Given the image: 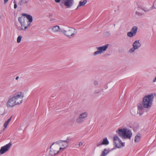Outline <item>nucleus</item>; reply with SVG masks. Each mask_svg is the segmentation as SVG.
Listing matches in <instances>:
<instances>
[{
	"label": "nucleus",
	"mask_w": 156,
	"mask_h": 156,
	"mask_svg": "<svg viewBox=\"0 0 156 156\" xmlns=\"http://www.w3.org/2000/svg\"><path fill=\"white\" fill-rule=\"evenodd\" d=\"M136 49V48H135L134 47H133L132 48L130 49L129 50L128 52L129 53H131L133 52Z\"/></svg>",
	"instance_id": "23"
},
{
	"label": "nucleus",
	"mask_w": 156,
	"mask_h": 156,
	"mask_svg": "<svg viewBox=\"0 0 156 156\" xmlns=\"http://www.w3.org/2000/svg\"><path fill=\"white\" fill-rule=\"evenodd\" d=\"M138 30V27L136 26H133L131 29L130 32L127 33V35L130 37H133L136 35Z\"/></svg>",
	"instance_id": "9"
},
{
	"label": "nucleus",
	"mask_w": 156,
	"mask_h": 156,
	"mask_svg": "<svg viewBox=\"0 0 156 156\" xmlns=\"http://www.w3.org/2000/svg\"><path fill=\"white\" fill-rule=\"evenodd\" d=\"M141 44L139 42V40L135 41L133 44V47H134L136 49L140 48Z\"/></svg>",
	"instance_id": "15"
},
{
	"label": "nucleus",
	"mask_w": 156,
	"mask_h": 156,
	"mask_svg": "<svg viewBox=\"0 0 156 156\" xmlns=\"http://www.w3.org/2000/svg\"><path fill=\"white\" fill-rule=\"evenodd\" d=\"M100 92V90H95L94 92V94H95L99 93Z\"/></svg>",
	"instance_id": "30"
},
{
	"label": "nucleus",
	"mask_w": 156,
	"mask_h": 156,
	"mask_svg": "<svg viewBox=\"0 0 156 156\" xmlns=\"http://www.w3.org/2000/svg\"><path fill=\"white\" fill-rule=\"evenodd\" d=\"M83 144V143L82 142H80L79 144V146H81Z\"/></svg>",
	"instance_id": "36"
},
{
	"label": "nucleus",
	"mask_w": 156,
	"mask_h": 156,
	"mask_svg": "<svg viewBox=\"0 0 156 156\" xmlns=\"http://www.w3.org/2000/svg\"><path fill=\"white\" fill-rule=\"evenodd\" d=\"M152 8L156 9V0L154 2Z\"/></svg>",
	"instance_id": "28"
},
{
	"label": "nucleus",
	"mask_w": 156,
	"mask_h": 156,
	"mask_svg": "<svg viewBox=\"0 0 156 156\" xmlns=\"http://www.w3.org/2000/svg\"><path fill=\"white\" fill-rule=\"evenodd\" d=\"M65 148L64 147H60L59 148V149H58V150L59 151L60 150H62L63 151L64 150H65Z\"/></svg>",
	"instance_id": "31"
},
{
	"label": "nucleus",
	"mask_w": 156,
	"mask_h": 156,
	"mask_svg": "<svg viewBox=\"0 0 156 156\" xmlns=\"http://www.w3.org/2000/svg\"><path fill=\"white\" fill-rule=\"evenodd\" d=\"M109 144V141L106 137L104 138L101 143L102 145H107Z\"/></svg>",
	"instance_id": "21"
},
{
	"label": "nucleus",
	"mask_w": 156,
	"mask_h": 156,
	"mask_svg": "<svg viewBox=\"0 0 156 156\" xmlns=\"http://www.w3.org/2000/svg\"><path fill=\"white\" fill-rule=\"evenodd\" d=\"M18 20L21 25V27L18 29L20 30H25L30 25V23L25 17L23 16L19 17Z\"/></svg>",
	"instance_id": "4"
},
{
	"label": "nucleus",
	"mask_w": 156,
	"mask_h": 156,
	"mask_svg": "<svg viewBox=\"0 0 156 156\" xmlns=\"http://www.w3.org/2000/svg\"><path fill=\"white\" fill-rule=\"evenodd\" d=\"M19 76H17V77H16V80H17L19 79Z\"/></svg>",
	"instance_id": "39"
},
{
	"label": "nucleus",
	"mask_w": 156,
	"mask_h": 156,
	"mask_svg": "<svg viewBox=\"0 0 156 156\" xmlns=\"http://www.w3.org/2000/svg\"><path fill=\"white\" fill-rule=\"evenodd\" d=\"M110 150L109 149L105 148L104 150L102 152L100 156H105L106 155L110 152Z\"/></svg>",
	"instance_id": "16"
},
{
	"label": "nucleus",
	"mask_w": 156,
	"mask_h": 156,
	"mask_svg": "<svg viewBox=\"0 0 156 156\" xmlns=\"http://www.w3.org/2000/svg\"><path fill=\"white\" fill-rule=\"evenodd\" d=\"M61 3L67 8H69L73 5L74 0H61Z\"/></svg>",
	"instance_id": "10"
},
{
	"label": "nucleus",
	"mask_w": 156,
	"mask_h": 156,
	"mask_svg": "<svg viewBox=\"0 0 156 156\" xmlns=\"http://www.w3.org/2000/svg\"><path fill=\"white\" fill-rule=\"evenodd\" d=\"M61 0H55V2L56 3H59Z\"/></svg>",
	"instance_id": "33"
},
{
	"label": "nucleus",
	"mask_w": 156,
	"mask_h": 156,
	"mask_svg": "<svg viewBox=\"0 0 156 156\" xmlns=\"http://www.w3.org/2000/svg\"><path fill=\"white\" fill-rule=\"evenodd\" d=\"M52 30L54 32L59 31L60 32V31L62 30L60 29L59 26H56L53 27L52 28Z\"/></svg>",
	"instance_id": "17"
},
{
	"label": "nucleus",
	"mask_w": 156,
	"mask_h": 156,
	"mask_svg": "<svg viewBox=\"0 0 156 156\" xmlns=\"http://www.w3.org/2000/svg\"><path fill=\"white\" fill-rule=\"evenodd\" d=\"M60 32L62 33L69 38L73 37L77 33L76 30L72 28H69V29L67 30H61Z\"/></svg>",
	"instance_id": "6"
},
{
	"label": "nucleus",
	"mask_w": 156,
	"mask_h": 156,
	"mask_svg": "<svg viewBox=\"0 0 156 156\" xmlns=\"http://www.w3.org/2000/svg\"><path fill=\"white\" fill-rule=\"evenodd\" d=\"M119 136L122 138H128L130 139L132 136V133L130 130L126 128L119 129L116 131Z\"/></svg>",
	"instance_id": "3"
},
{
	"label": "nucleus",
	"mask_w": 156,
	"mask_h": 156,
	"mask_svg": "<svg viewBox=\"0 0 156 156\" xmlns=\"http://www.w3.org/2000/svg\"><path fill=\"white\" fill-rule=\"evenodd\" d=\"M13 3H14V4H15V3H16V1H15V0H14V1Z\"/></svg>",
	"instance_id": "40"
},
{
	"label": "nucleus",
	"mask_w": 156,
	"mask_h": 156,
	"mask_svg": "<svg viewBox=\"0 0 156 156\" xmlns=\"http://www.w3.org/2000/svg\"><path fill=\"white\" fill-rule=\"evenodd\" d=\"M21 15L23 16H26L27 20H28V21L29 23H30L32 22L33 17L30 15L25 13H22Z\"/></svg>",
	"instance_id": "14"
},
{
	"label": "nucleus",
	"mask_w": 156,
	"mask_h": 156,
	"mask_svg": "<svg viewBox=\"0 0 156 156\" xmlns=\"http://www.w3.org/2000/svg\"><path fill=\"white\" fill-rule=\"evenodd\" d=\"M17 7V5L16 3H15L14 5V9H16Z\"/></svg>",
	"instance_id": "34"
},
{
	"label": "nucleus",
	"mask_w": 156,
	"mask_h": 156,
	"mask_svg": "<svg viewBox=\"0 0 156 156\" xmlns=\"http://www.w3.org/2000/svg\"><path fill=\"white\" fill-rule=\"evenodd\" d=\"M118 141L119 143L121 142V140L119 138L117 135H115L113 137V142L114 144L115 145L116 147L119 148L120 147V146H118L116 144V141Z\"/></svg>",
	"instance_id": "12"
},
{
	"label": "nucleus",
	"mask_w": 156,
	"mask_h": 156,
	"mask_svg": "<svg viewBox=\"0 0 156 156\" xmlns=\"http://www.w3.org/2000/svg\"><path fill=\"white\" fill-rule=\"evenodd\" d=\"M156 82V77L154 78V79L153 80V82Z\"/></svg>",
	"instance_id": "38"
},
{
	"label": "nucleus",
	"mask_w": 156,
	"mask_h": 156,
	"mask_svg": "<svg viewBox=\"0 0 156 156\" xmlns=\"http://www.w3.org/2000/svg\"><path fill=\"white\" fill-rule=\"evenodd\" d=\"M88 115V113L86 112L82 113L76 119V122L78 124L82 123L85 120Z\"/></svg>",
	"instance_id": "7"
},
{
	"label": "nucleus",
	"mask_w": 156,
	"mask_h": 156,
	"mask_svg": "<svg viewBox=\"0 0 156 156\" xmlns=\"http://www.w3.org/2000/svg\"><path fill=\"white\" fill-rule=\"evenodd\" d=\"M101 54L100 52V51H99V50H98V51H95L93 54V55H96L98 54Z\"/></svg>",
	"instance_id": "26"
},
{
	"label": "nucleus",
	"mask_w": 156,
	"mask_h": 156,
	"mask_svg": "<svg viewBox=\"0 0 156 156\" xmlns=\"http://www.w3.org/2000/svg\"><path fill=\"white\" fill-rule=\"evenodd\" d=\"M87 2V1L84 0L83 2L80 1L79 2V4L76 9H77L79 7L81 6H84Z\"/></svg>",
	"instance_id": "18"
},
{
	"label": "nucleus",
	"mask_w": 156,
	"mask_h": 156,
	"mask_svg": "<svg viewBox=\"0 0 156 156\" xmlns=\"http://www.w3.org/2000/svg\"><path fill=\"white\" fill-rule=\"evenodd\" d=\"M11 145L12 143L9 142V144H6L3 147H2L0 149V153L1 154L5 153L9 150Z\"/></svg>",
	"instance_id": "11"
},
{
	"label": "nucleus",
	"mask_w": 156,
	"mask_h": 156,
	"mask_svg": "<svg viewBox=\"0 0 156 156\" xmlns=\"http://www.w3.org/2000/svg\"><path fill=\"white\" fill-rule=\"evenodd\" d=\"M136 11L135 12L136 14L138 16H141L144 14V13L142 12V11L144 12H147L149 11L151 9H147L144 7L139 6L136 8Z\"/></svg>",
	"instance_id": "8"
},
{
	"label": "nucleus",
	"mask_w": 156,
	"mask_h": 156,
	"mask_svg": "<svg viewBox=\"0 0 156 156\" xmlns=\"http://www.w3.org/2000/svg\"><path fill=\"white\" fill-rule=\"evenodd\" d=\"M12 117V116H11L8 119V120L7 121L5 122V123H4V128L3 129V131H4L5 129V128H7L8 124H9V122H10V121Z\"/></svg>",
	"instance_id": "19"
},
{
	"label": "nucleus",
	"mask_w": 156,
	"mask_h": 156,
	"mask_svg": "<svg viewBox=\"0 0 156 156\" xmlns=\"http://www.w3.org/2000/svg\"><path fill=\"white\" fill-rule=\"evenodd\" d=\"M29 0H21L19 3V5L20 6H21L22 5L23 3H25L28 2Z\"/></svg>",
	"instance_id": "22"
},
{
	"label": "nucleus",
	"mask_w": 156,
	"mask_h": 156,
	"mask_svg": "<svg viewBox=\"0 0 156 156\" xmlns=\"http://www.w3.org/2000/svg\"><path fill=\"white\" fill-rule=\"evenodd\" d=\"M24 94L21 92H18L13 95V96L9 99L7 103V107H12L16 105L21 104L23 101Z\"/></svg>",
	"instance_id": "2"
},
{
	"label": "nucleus",
	"mask_w": 156,
	"mask_h": 156,
	"mask_svg": "<svg viewBox=\"0 0 156 156\" xmlns=\"http://www.w3.org/2000/svg\"><path fill=\"white\" fill-rule=\"evenodd\" d=\"M22 38V37L21 36H19L18 37L17 41L18 43H19L20 42Z\"/></svg>",
	"instance_id": "24"
},
{
	"label": "nucleus",
	"mask_w": 156,
	"mask_h": 156,
	"mask_svg": "<svg viewBox=\"0 0 156 156\" xmlns=\"http://www.w3.org/2000/svg\"><path fill=\"white\" fill-rule=\"evenodd\" d=\"M140 134L139 133L137 134L135 136L134 139V141L135 142H138L140 140Z\"/></svg>",
	"instance_id": "20"
},
{
	"label": "nucleus",
	"mask_w": 156,
	"mask_h": 156,
	"mask_svg": "<svg viewBox=\"0 0 156 156\" xmlns=\"http://www.w3.org/2000/svg\"><path fill=\"white\" fill-rule=\"evenodd\" d=\"M102 145V144H101V143H98L96 144L97 147H99V146H100L101 145Z\"/></svg>",
	"instance_id": "32"
},
{
	"label": "nucleus",
	"mask_w": 156,
	"mask_h": 156,
	"mask_svg": "<svg viewBox=\"0 0 156 156\" xmlns=\"http://www.w3.org/2000/svg\"><path fill=\"white\" fill-rule=\"evenodd\" d=\"M153 99L154 96L152 94L145 96L143 98L142 103H139L137 106V112L140 115L142 114L145 108L151 107Z\"/></svg>",
	"instance_id": "1"
},
{
	"label": "nucleus",
	"mask_w": 156,
	"mask_h": 156,
	"mask_svg": "<svg viewBox=\"0 0 156 156\" xmlns=\"http://www.w3.org/2000/svg\"><path fill=\"white\" fill-rule=\"evenodd\" d=\"M61 142V141H58L53 143L51 145L50 147L49 154L51 156H54L59 153V144Z\"/></svg>",
	"instance_id": "5"
},
{
	"label": "nucleus",
	"mask_w": 156,
	"mask_h": 156,
	"mask_svg": "<svg viewBox=\"0 0 156 156\" xmlns=\"http://www.w3.org/2000/svg\"><path fill=\"white\" fill-rule=\"evenodd\" d=\"M4 4H5L8 2V0H4Z\"/></svg>",
	"instance_id": "37"
},
{
	"label": "nucleus",
	"mask_w": 156,
	"mask_h": 156,
	"mask_svg": "<svg viewBox=\"0 0 156 156\" xmlns=\"http://www.w3.org/2000/svg\"><path fill=\"white\" fill-rule=\"evenodd\" d=\"M119 143H120L121 144V145L122 146H124V143L122 142V141H121V142Z\"/></svg>",
	"instance_id": "35"
},
{
	"label": "nucleus",
	"mask_w": 156,
	"mask_h": 156,
	"mask_svg": "<svg viewBox=\"0 0 156 156\" xmlns=\"http://www.w3.org/2000/svg\"><path fill=\"white\" fill-rule=\"evenodd\" d=\"M61 143L62 144V146L64 147L65 148L66 147H68L69 146V144H65L63 142H62Z\"/></svg>",
	"instance_id": "27"
},
{
	"label": "nucleus",
	"mask_w": 156,
	"mask_h": 156,
	"mask_svg": "<svg viewBox=\"0 0 156 156\" xmlns=\"http://www.w3.org/2000/svg\"><path fill=\"white\" fill-rule=\"evenodd\" d=\"M94 84L95 86L98 85V81L97 80H94Z\"/></svg>",
	"instance_id": "29"
},
{
	"label": "nucleus",
	"mask_w": 156,
	"mask_h": 156,
	"mask_svg": "<svg viewBox=\"0 0 156 156\" xmlns=\"http://www.w3.org/2000/svg\"><path fill=\"white\" fill-rule=\"evenodd\" d=\"M69 139L68 138H67L66 139V140H60V141H61L62 142L61 143H61L62 142H63L65 144H69V142L68 140Z\"/></svg>",
	"instance_id": "25"
},
{
	"label": "nucleus",
	"mask_w": 156,
	"mask_h": 156,
	"mask_svg": "<svg viewBox=\"0 0 156 156\" xmlns=\"http://www.w3.org/2000/svg\"><path fill=\"white\" fill-rule=\"evenodd\" d=\"M108 46V44H106L105 46L101 47H99L97 48L98 50H99L101 53L104 51H105Z\"/></svg>",
	"instance_id": "13"
}]
</instances>
